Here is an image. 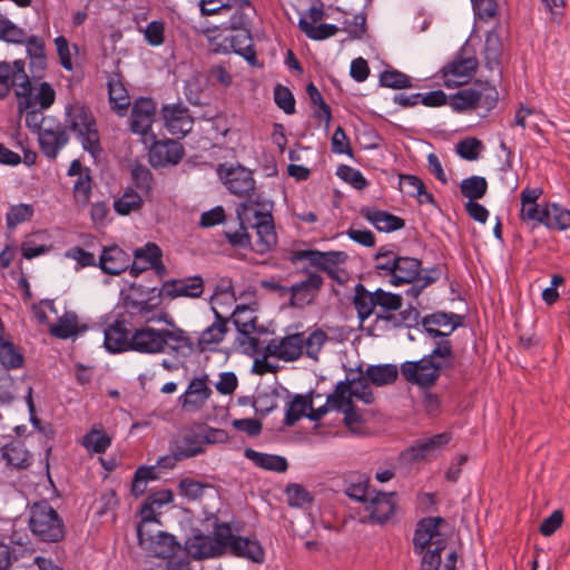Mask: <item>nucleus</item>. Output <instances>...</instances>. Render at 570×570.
Wrapping results in <instances>:
<instances>
[{"label": "nucleus", "instance_id": "obj_7", "mask_svg": "<svg viewBox=\"0 0 570 570\" xmlns=\"http://www.w3.org/2000/svg\"><path fill=\"white\" fill-rule=\"evenodd\" d=\"M479 66L475 56L459 53L439 71L440 79L446 88H456L466 85Z\"/></svg>", "mask_w": 570, "mask_h": 570}, {"label": "nucleus", "instance_id": "obj_24", "mask_svg": "<svg viewBox=\"0 0 570 570\" xmlns=\"http://www.w3.org/2000/svg\"><path fill=\"white\" fill-rule=\"evenodd\" d=\"M348 255L342 250H317L313 267L326 273L330 278L338 284H344L348 279V273L341 265L345 264Z\"/></svg>", "mask_w": 570, "mask_h": 570}, {"label": "nucleus", "instance_id": "obj_49", "mask_svg": "<svg viewBox=\"0 0 570 570\" xmlns=\"http://www.w3.org/2000/svg\"><path fill=\"white\" fill-rule=\"evenodd\" d=\"M397 256L399 254L389 246L380 247L374 256V267L377 274L390 278L393 272H395Z\"/></svg>", "mask_w": 570, "mask_h": 570}, {"label": "nucleus", "instance_id": "obj_33", "mask_svg": "<svg viewBox=\"0 0 570 570\" xmlns=\"http://www.w3.org/2000/svg\"><path fill=\"white\" fill-rule=\"evenodd\" d=\"M161 330L153 327L137 328L130 336V350L145 354L161 353Z\"/></svg>", "mask_w": 570, "mask_h": 570}, {"label": "nucleus", "instance_id": "obj_4", "mask_svg": "<svg viewBox=\"0 0 570 570\" xmlns=\"http://www.w3.org/2000/svg\"><path fill=\"white\" fill-rule=\"evenodd\" d=\"M67 121L82 145V148L97 158L101 151L100 137L95 117L90 109L81 104L67 107Z\"/></svg>", "mask_w": 570, "mask_h": 570}, {"label": "nucleus", "instance_id": "obj_10", "mask_svg": "<svg viewBox=\"0 0 570 570\" xmlns=\"http://www.w3.org/2000/svg\"><path fill=\"white\" fill-rule=\"evenodd\" d=\"M56 90L48 81L28 80V85L22 88L21 92H16L18 110L38 107L41 109H50L56 102Z\"/></svg>", "mask_w": 570, "mask_h": 570}, {"label": "nucleus", "instance_id": "obj_21", "mask_svg": "<svg viewBox=\"0 0 570 570\" xmlns=\"http://www.w3.org/2000/svg\"><path fill=\"white\" fill-rule=\"evenodd\" d=\"M307 278L289 286V305L295 308H304L312 304L323 286V278L312 272L303 271Z\"/></svg>", "mask_w": 570, "mask_h": 570}, {"label": "nucleus", "instance_id": "obj_27", "mask_svg": "<svg viewBox=\"0 0 570 570\" xmlns=\"http://www.w3.org/2000/svg\"><path fill=\"white\" fill-rule=\"evenodd\" d=\"M227 549L233 556L255 563H262L265 560V552L258 540L235 535L232 530L230 538L225 540V552Z\"/></svg>", "mask_w": 570, "mask_h": 570}, {"label": "nucleus", "instance_id": "obj_53", "mask_svg": "<svg viewBox=\"0 0 570 570\" xmlns=\"http://www.w3.org/2000/svg\"><path fill=\"white\" fill-rule=\"evenodd\" d=\"M131 180L138 193L147 196L153 190V174L145 165L135 164L131 167Z\"/></svg>", "mask_w": 570, "mask_h": 570}, {"label": "nucleus", "instance_id": "obj_14", "mask_svg": "<svg viewBox=\"0 0 570 570\" xmlns=\"http://www.w3.org/2000/svg\"><path fill=\"white\" fill-rule=\"evenodd\" d=\"M153 269L157 276L167 275V268L163 263V250L156 243H147L134 250V261H130V275L137 277L142 272Z\"/></svg>", "mask_w": 570, "mask_h": 570}, {"label": "nucleus", "instance_id": "obj_59", "mask_svg": "<svg viewBox=\"0 0 570 570\" xmlns=\"http://www.w3.org/2000/svg\"><path fill=\"white\" fill-rule=\"evenodd\" d=\"M206 488L209 485L193 478H184L178 484L179 494L189 501L200 499Z\"/></svg>", "mask_w": 570, "mask_h": 570}, {"label": "nucleus", "instance_id": "obj_35", "mask_svg": "<svg viewBox=\"0 0 570 570\" xmlns=\"http://www.w3.org/2000/svg\"><path fill=\"white\" fill-rule=\"evenodd\" d=\"M131 333L122 320H116L105 330V347L111 353L130 350Z\"/></svg>", "mask_w": 570, "mask_h": 570}, {"label": "nucleus", "instance_id": "obj_57", "mask_svg": "<svg viewBox=\"0 0 570 570\" xmlns=\"http://www.w3.org/2000/svg\"><path fill=\"white\" fill-rule=\"evenodd\" d=\"M92 189V180L89 169H85V174L77 178L73 185V197L77 204L86 206L89 204Z\"/></svg>", "mask_w": 570, "mask_h": 570}, {"label": "nucleus", "instance_id": "obj_42", "mask_svg": "<svg viewBox=\"0 0 570 570\" xmlns=\"http://www.w3.org/2000/svg\"><path fill=\"white\" fill-rule=\"evenodd\" d=\"M542 225L557 230L570 228V210L558 203H547Z\"/></svg>", "mask_w": 570, "mask_h": 570}, {"label": "nucleus", "instance_id": "obj_28", "mask_svg": "<svg viewBox=\"0 0 570 570\" xmlns=\"http://www.w3.org/2000/svg\"><path fill=\"white\" fill-rule=\"evenodd\" d=\"M395 492H375L368 499L365 510L372 523H385L395 513Z\"/></svg>", "mask_w": 570, "mask_h": 570}, {"label": "nucleus", "instance_id": "obj_46", "mask_svg": "<svg viewBox=\"0 0 570 570\" xmlns=\"http://www.w3.org/2000/svg\"><path fill=\"white\" fill-rule=\"evenodd\" d=\"M376 317L389 321L392 318L391 312L397 311L402 306V297L399 294L385 292L381 288L375 291Z\"/></svg>", "mask_w": 570, "mask_h": 570}, {"label": "nucleus", "instance_id": "obj_5", "mask_svg": "<svg viewBox=\"0 0 570 570\" xmlns=\"http://www.w3.org/2000/svg\"><path fill=\"white\" fill-rule=\"evenodd\" d=\"M29 528L43 542H58L65 535V524L58 512L46 500L30 507Z\"/></svg>", "mask_w": 570, "mask_h": 570}, {"label": "nucleus", "instance_id": "obj_44", "mask_svg": "<svg viewBox=\"0 0 570 570\" xmlns=\"http://www.w3.org/2000/svg\"><path fill=\"white\" fill-rule=\"evenodd\" d=\"M353 304L357 311L358 318L364 322L372 314L376 315L375 292L367 291L362 284L355 286Z\"/></svg>", "mask_w": 570, "mask_h": 570}, {"label": "nucleus", "instance_id": "obj_58", "mask_svg": "<svg viewBox=\"0 0 570 570\" xmlns=\"http://www.w3.org/2000/svg\"><path fill=\"white\" fill-rule=\"evenodd\" d=\"M380 85L392 89H406L412 87L411 78L395 69L384 70L380 75Z\"/></svg>", "mask_w": 570, "mask_h": 570}, {"label": "nucleus", "instance_id": "obj_9", "mask_svg": "<svg viewBox=\"0 0 570 570\" xmlns=\"http://www.w3.org/2000/svg\"><path fill=\"white\" fill-rule=\"evenodd\" d=\"M137 535L139 546L147 557L168 559L180 549V544L175 537L163 531L153 534L144 525H138Z\"/></svg>", "mask_w": 570, "mask_h": 570}, {"label": "nucleus", "instance_id": "obj_50", "mask_svg": "<svg viewBox=\"0 0 570 570\" xmlns=\"http://www.w3.org/2000/svg\"><path fill=\"white\" fill-rule=\"evenodd\" d=\"M460 190L463 197L469 202L482 198L488 191V181L481 176H470L460 184Z\"/></svg>", "mask_w": 570, "mask_h": 570}, {"label": "nucleus", "instance_id": "obj_19", "mask_svg": "<svg viewBox=\"0 0 570 570\" xmlns=\"http://www.w3.org/2000/svg\"><path fill=\"white\" fill-rule=\"evenodd\" d=\"M26 63L18 59L13 62H0V99L9 96L11 88L16 92H21L22 88L28 85L30 76L26 72Z\"/></svg>", "mask_w": 570, "mask_h": 570}, {"label": "nucleus", "instance_id": "obj_31", "mask_svg": "<svg viewBox=\"0 0 570 570\" xmlns=\"http://www.w3.org/2000/svg\"><path fill=\"white\" fill-rule=\"evenodd\" d=\"M460 317L453 313L436 312L422 318V326L432 338L449 336L459 325Z\"/></svg>", "mask_w": 570, "mask_h": 570}, {"label": "nucleus", "instance_id": "obj_12", "mask_svg": "<svg viewBox=\"0 0 570 570\" xmlns=\"http://www.w3.org/2000/svg\"><path fill=\"white\" fill-rule=\"evenodd\" d=\"M217 174L232 194L245 198L244 202L254 200L255 180L250 170L239 165L235 167L219 165Z\"/></svg>", "mask_w": 570, "mask_h": 570}, {"label": "nucleus", "instance_id": "obj_29", "mask_svg": "<svg viewBox=\"0 0 570 570\" xmlns=\"http://www.w3.org/2000/svg\"><path fill=\"white\" fill-rule=\"evenodd\" d=\"M171 328L161 330V353L169 352L175 355L186 356L195 350L194 342L186 331L175 325Z\"/></svg>", "mask_w": 570, "mask_h": 570}, {"label": "nucleus", "instance_id": "obj_30", "mask_svg": "<svg viewBox=\"0 0 570 570\" xmlns=\"http://www.w3.org/2000/svg\"><path fill=\"white\" fill-rule=\"evenodd\" d=\"M156 117V104L150 98L135 101L130 115V129L138 135H147Z\"/></svg>", "mask_w": 570, "mask_h": 570}, {"label": "nucleus", "instance_id": "obj_39", "mask_svg": "<svg viewBox=\"0 0 570 570\" xmlns=\"http://www.w3.org/2000/svg\"><path fill=\"white\" fill-rule=\"evenodd\" d=\"M108 94L111 108L119 115L125 116L130 105V97L118 73H112L108 79Z\"/></svg>", "mask_w": 570, "mask_h": 570}, {"label": "nucleus", "instance_id": "obj_23", "mask_svg": "<svg viewBox=\"0 0 570 570\" xmlns=\"http://www.w3.org/2000/svg\"><path fill=\"white\" fill-rule=\"evenodd\" d=\"M451 432H442L429 438L420 439L406 450V455L412 461H421L439 455L452 440Z\"/></svg>", "mask_w": 570, "mask_h": 570}, {"label": "nucleus", "instance_id": "obj_43", "mask_svg": "<svg viewBox=\"0 0 570 570\" xmlns=\"http://www.w3.org/2000/svg\"><path fill=\"white\" fill-rule=\"evenodd\" d=\"M81 445L90 453L101 454L111 445V438L104 431L101 424H95L82 436Z\"/></svg>", "mask_w": 570, "mask_h": 570}, {"label": "nucleus", "instance_id": "obj_1", "mask_svg": "<svg viewBox=\"0 0 570 570\" xmlns=\"http://www.w3.org/2000/svg\"><path fill=\"white\" fill-rule=\"evenodd\" d=\"M441 517L420 520L413 535V551L421 557V570H456L459 554L455 549L446 551L448 538L441 533Z\"/></svg>", "mask_w": 570, "mask_h": 570}, {"label": "nucleus", "instance_id": "obj_40", "mask_svg": "<svg viewBox=\"0 0 570 570\" xmlns=\"http://www.w3.org/2000/svg\"><path fill=\"white\" fill-rule=\"evenodd\" d=\"M51 336L68 340L80 333L78 315L73 311H65L57 317L56 323L48 325Z\"/></svg>", "mask_w": 570, "mask_h": 570}, {"label": "nucleus", "instance_id": "obj_17", "mask_svg": "<svg viewBox=\"0 0 570 570\" xmlns=\"http://www.w3.org/2000/svg\"><path fill=\"white\" fill-rule=\"evenodd\" d=\"M204 293V279L200 275L174 278L164 282L158 296L169 299L178 297L198 298Z\"/></svg>", "mask_w": 570, "mask_h": 570}, {"label": "nucleus", "instance_id": "obj_18", "mask_svg": "<svg viewBox=\"0 0 570 570\" xmlns=\"http://www.w3.org/2000/svg\"><path fill=\"white\" fill-rule=\"evenodd\" d=\"M124 303L128 313L144 323L164 322L167 325H173V317L157 303H151L148 298L137 299L134 298V295H127Z\"/></svg>", "mask_w": 570, "mask_h": 570}, {"label": "nucleus", "instance_id": "obj_13", "mask_svg": "<svg viewBox=\"0 0 570 570\" xmlns=\"http://www.w3.org/2000/svg\"><path fill=\"white\" fill-rule=\"evenodd\" d=\"M325 16L323 4L312 6L301 13L298 20L299 30L311 40H325L338 32V27L331 23H321Z\"/></svg>", "mask_w": 570, "mask_h": 570}, {"label": "nucleus", "instance_id": "obj_61", "mask_svg": "<svg viewBox=\"0 0 570 570\" xmlns=\"http://www.w3.org/2000/svg\"><path fill=\"white\" fill-rule=\"evenodd\" d=\"M33 208L31 205L19 204L11 206L6 215L7 225L9 228H14L17 225L31 219Z\"/></svg>", "mask_w": 570, "mask_h": 570}, {"label": "nucleus", "instance_id": "obj_48", "mask_svg": "<svg viewBox=\"0 0 570 570\" xmlns=\"http://www.w3.org/2000/svg\"><path fill=\"white\" fill-rule=\"evenodd\" d=\"M142 194L128 187L124 194L114 202V209L121 216L139 210L142 206Z\"/></svg>", "mask_w": 570, "mask_h": 570}, {"label": "nucleus", "instance_id": "obj_25", "mask_svg": "<svg viewBox=\"0 0 570 570\" xmlns=\"http://www.w3.org/2000/svg\"><path fill=\"white\" fill-rule=\"evenodd\" d=\"M185 150L180 142L173 139L156 140L149 149V163L153 167L177 165Z\"/></svg>", "mask_w": 570, "mask_h": 570}, {"label": "nucleus", "instance_id": "obj_55", "mask_svg": "<svg viewBox=\"0 0 570 570\" xmlns=\"http://www.w3.org/2000/svg\"><path fill=\"white\" fill-rule=\"evenodd\" d=\"M240 32L232 38V48L234 51L243 56L250 65L255 61V51L252 49V38L248 31L242 27Z\"/></svg>", "mask_w": 570, "mask_h": 570}, {"label": "nucleus", "instance_id": "obj_51", "mask_svg": "<svg viewBox=\"0 0 570 570\" xmlns=\"http://www.w3.org/2000/svg\"><path fill=\"white\" fill-rule=\"evenodd\" d=\"M311 405L312 400L307 396L299 394L295 395L287 406L284 420L285 425H294L297 421L307 414L306 411L311 407Z\"/></svg>", "mask_w": 570, "mask_h": 570}, {"label": "nucleus", "instance_id": "obj_37", "mask_svg": "<svg viewBox=\"0 0 570 570\" xmlns=\"http://www.w3.org/2000/svg\"><path fill=\"white\" fill-rule=\"evenodd\" d=\"M395 272L390 277V283L394 286L410 284L416 281L422 271V262L410 256H397Z\"/></svg>", "mask_w": 570, "mask_h": 570}, {"label": "nucleus", "instance_id": "obj_64", "mask_svg": "<svg viewBox=\"0 0 570 570\" xmlns=\"http://www.w3.org/2000/svg\"><path fill=\"white\" fill-rule=\"evenodd\" d=\"M274 100L278 108L285 114L293 115L295 112V99L292 91L282 85L274 88Z\"/></svg>", "mask_w": 570, "mask_h": 570}, {"label": "nucleus", "instance_id": "obj_54", "mask_svg": "<svg viewBox=\"0 0 570 570\" xmlns=\"http://www.w3.org/2000/svg\"><path fill=\"white\" fill-rule=\"evenodd\" d=\"M350 385L346 381L336 384L335 390L327 396V404L332 410L342 411L353 404Z\"/></svg>", "mask_w": 570, "mask_h": 570}, {"label": "nucleus", "instance_id": "obj_32", "mask_svg": "<svg viewBox=\"0 0 570 570\" xmlns=\"http://www.w3.org/2000/svg\"><path fill=\"white\" fill-rule=\"evenodd\" d=\"M215 321L204 328L197 338V348L199 352L213 351L222 343L228 333V320L222 316L215 308Z\"/></svg>", "mask_w": 570, "mask_h": 570}, {"label": "nucleus", "instance_id": "obj_3", "mask_svg": "<svg viewBox=\"0 0 570 570\" xmlns=\"http://www.w3.org/2000/svg\"><path fill=\"white\" fill-rule=\"evenodd\" d=\"M498 101L499 92L494 86L488 81H475L473 86L450 96L449 105L454 111L481 109L487 115L497 107Z\"/></svg>", "mask_w": 570, "mask_h": 570}, {"label": "nucleus", "instance_id": "obj_16", "mask_svg": "<svg viewBox=\"0 0 570 570\" xmlns=\"http://www.w3.org/2000/svg\"><path fill=\"white\" fill-rule=\"evenodd\" d=\"M305 335L303 333L289 334L284 337L272 338L265 353L285 362H293L301 357L304 348Z\"/></svg>", "mask_w": 570, "mask_h": 570}, {"label": "nucleus", "instance_id": "obj_45", "mask_svg": "<svg viewBox=\"0 0 570 570\" xmlns=\"http://www.w3.org/2000/svg\"><path fill=\"white\" fill-rule=\"evenodd\" d=\"M400 187L407 196L417 198L421 204L434 203V197L430 194L424 183L414 175H400Z\"/></svg>", "mask_w": 570, "mask_h": 570}, {"label": "nucleus", "instance_id": "obj_63", "mask_svg": "<svg viewBox=\"0 0 570 570\" xmlns=\"http://www.w3.org/2000/svg\"><path fill=\"white\" fill-rule=\"evenodd\" d=\"M287 502L291 507H303L306 503H311L313 497L311 493L301 484H289L286 487Z\"/></svg>", "mask_w": 570, "mask_h": 570}, {"label": "nucleus", "instance_id": "obj_11", "mask_svg": "<svg viewBox=\"0 0 570 570\" xmlns=\"http://www.w3.org/2000/svg\"><path fill=\"white\" fill-rule=\"evenodd\" d=\"M442 368H444V363L424 356L419 361L402 363L400 371L406 382L421 387H431L438 381Z\"/></svg>", "mask_w": 570, "mask_h": 570}, {"label": "nucleus", "instance_id": "obj_52", "mask_svg": "<svg viewBox=\"0 0 570 570\" xmlns=\"http://www.w3.org/2000/svg\"><path fill=\"white\" fill-rule=\"evenodd\" d=\"M0 363L6 368H19L22 366L23 356L10 341L2 338L0 334Z\"/></svg>", "mask_w": 570, "mask_h": 570}, {"label": "nucleus", "instance_id": "obj_36", "mask_svg": "<svg viewBox=\"0 0 570 570\" xmlns=\"http://www.w3.org/2000/svg\"><path fill=\"white\" fill-rule=\"evenodd\" d=\"M99 267L106 274L119 275L130 267V256L118 246L106 247L99 257Z\"/></svg>", "mask_w": 570, "mask_h": 570}, {"label": "nucleus", "instance_id": "obj_56", "mask_svg": "<svg viewBox=\"0 0 570 570\" xmlns=\"http://www.w3.org/2000/svg\"><path fill=\"white\" fill-rule=\"evenodd\" d=\"M350 385L352 397L363 401L365 404L374 402V394L371 389V382L367 376L360 375L351 381H346Z\"/></svg>", "mask_w": 570, "mask_h": 570}, {"label": "nucleus", "instance_id": "obj_62", "mask_svg": "<svg viewBox=\"0 0 570 570\" xmlns=\"http://www.w3.org/2000/svg\"><path fill=\"white\" fill-rule=\"evenodd\" d=\"M144 37L149 46H161L165 42V22L161 20L150 21L144 30Z\"/></svg>", "mask_w": 570, "mask_h": 570}, {"label": "nucleus", "instance_id": "obj_6", "mask_svg": "<svg viewBox=\"0 0 570 570\" xmlns=\"http://www.w3.org/2000/svg\"><path fill=\"white\" fill-rule=\"evenodd\" d=\"M230 538V524L216 522L213 537L196 533L186 540L185 549L196 560L209 559L225 554V540Z\"/></svg>", "mask_w": 570, "mask_h": 570}, {"label": "nucleus", "instance_id": "obj_38", "mask_svg": "<svg viewBox=\"0 0 570 570\" xmlns=\"http://www.w3.org/2000/svg\"><path fill=\"white\" fill-rule=\"evenodd\" d=\"M244 456L262 470L284 473L288 469L287 460L282 455L263 453L247 448L244 450Z\"/></svg>", "mask_w": 570, "mask_h": 570}, {"label": "nucleus", "instance_id": "obj_47", "mask_svg": "<svg viewBox=\"0 0 570 570\" xmlns=\"http://www.w3.org/2000/svg\"><path fill=\"white\" fill-rule=\"evenodd\" d=\"M397 367L393 364L370 365L366 370L367 379L376 386L394 383L397 379Z\"/></svg>", "mask_w": 570, "mask_h": 570}, {"label": "nucleus", "instance_id": "obj_41", "mask_svg": "<svg viewBox=\"0 0 570 570\" xmlns=\"http://www.w3.org/2000/svg\"><path fill=\"white\" fill-rule=\"evenodd\" d=\"M1 456L6 460L8 465L16 469H27L32 463V456L27 450L26 445L19 441L13 440L2 446Z\"/></svg>", "mask_w": 570, "mask_h": 570}, {"label": "nucleus", "instance_id": "obj_8", "mask_svg": "<svg viewBox=\"0 0 570 570\" xmlns=\"http://www.w3.org/2000/svg\"><path fill=\"white\" fill-rule=\"evenodd\" d=\"M171 459L183 461L205 452L198 423L185 425L177 431L170 441Z\"/></svg>", "mask_w": 570, "mask_h": 570}, {"label": "nucleus", "instance_id": "obj_2", "mask_svg": "<svg viewBox=\"0 0 570 570\" xmlns=\"http://www.w3.org/2000/svg\"><path fill=\"white\" fill-rule=\"evenodd\" d=\"M257 200L242 202L236 207L237 219L255 230V239L252 249L257 254L271 252L277 244L274 219L268 210L258 209Z\"/></svg>", "mask_w": 570, "mask_h": 570}, {"label": "nucleus", "instance_id": "obj_15", "mask_svg": "<svg viewBox=\"0 0 570 570\" xmlns=\"http://www.w3.org/2000/svg\"><path fill=\"white\" fill-rule=\"evenodd\" d=\"M213 390L210 380L207 374L194 376L185 392L178 397V402L183 410L187 412L200 411L207 401L212 397Z\"/></svg>", "mask_w": 570, "mask_h": 570}, {"label": "nucleus", "instance_id": "obj_26", "mask_svg": "<svg viewBox=\"0 0 570 570\" xmlns=\"http://www.w3.org/2000/svg\"><path fill=\"white\" fill-rule=\"evenodd\" d=\"M161 116L165 127L174 136H185L193 129L194 118L190 116L188 108L180 104L164 106Z\"/></svg>", "mask_w": 570, "mask_h": 570}, {"label": "nucleus", "instance_id": "obj_22", "mask_svg": "<svg viewBox=\"0 0 570 570\" xmlns=\"http://www.w3.org/2000/svg\"><path fill=\"white\" fill-rule=\"evenodd\" d=\"M249 0H200L199 7L203 16H213L235 8V13L230 17L229 28L240 29L246 26V17L242 11L245 7H249Z\"/></svg>", "mask_w": 570, "mask_h": 570}, {"label": "nucleus", "instance_id": "obj_20", "mask_svg": "<svg viewBox=\"0 0 570 570\" xmlns=\"http://www.w3.org/2000/svg\"><path fill=\"white\" fill-rule=\"evenodd\" d=\"M38 140L42 154L49 159H55L59 151L68 144L67 127L60 122L49 120L39 131Z\"/></svg>", "mask_w": 570, "mask_h": 570}, {"label": "nucleus", "instance_id": "obj_34", "mask_svg": "<svg viewBox=\"0 0 570 570\" xmlns=\"http://www.w3.org/2000/svg\"><path fill=\"white\" fill-rule=\"evenodd\" d=\"M360 214L368 220L379 232L391 233L405 226L403 218L374 207H362Z\"/></svg>", "mask_w": 570, "mask_h": 570}, {"label": "nucleus", "instance_id": "obj_60", "mask_svg": "<svg viewBox=\"0 0 570 570\" xmlns=\"http://www.w3.org/2000/svg\"><path fill=\"white\" fill-rule=\"evenodd\" d=\"M31 312L39 324H45L47 326L51 324L49 314H52L56 317L59 316L53 299H41L39 303L32 304Z\"/></svg>", "mask_w": 570, "mask_h": 570}]
</instances>
